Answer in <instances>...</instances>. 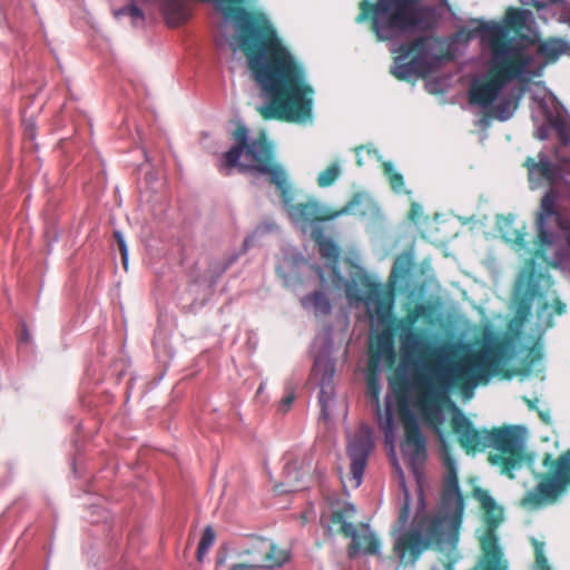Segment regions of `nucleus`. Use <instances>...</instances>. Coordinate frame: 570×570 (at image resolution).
<instances>
[{
    "instance_id": "obj_5",
    "label": "nucleus",
    "mask_w": 570,
    "mask_h": 570,
    "mask_svg": "<svg viewBox=\"0 0 570 570\" xmlns=\"http://www.w3.org/2000/svg\"><path fill=\"white\" fill-rule=\"evenodd\" d=\"M446 0H368L360 3L356 22L372 16L373 31L380 41H387L394 58L391 73L400 80L426 77L448 60L444 41L434 36H421L433 30Z\"/></svg>"
},
{
    "instance_id": "obj_20",
    "label": "nucleus",
    "mask_w": 570,
    "mask_h": 570,
    "mask_svg": "<svg viewBox=\"0 0 570 570\" xmlns=\"http://www.w3.org/2000/svg\"><path fill=\"white\" fill-rule=\"evenodd\" d=\"M533 22V14L531 11L525 9L509 8L505 12L503 26L509 32L510 29H523L529 28Z\"/></svg>"
},
{
    "instance_id": "obj_18",
    "label": "nucleus",
    "mask_w": 570,
    "mask_h": 570,
    "mask_svg": "<svg viewBox=\"0 0 570 570\" xmlns=\"http://www.w3.org/2000/svg\"><path fill=\"white\" fill-rule=\"evenodd\" d=\"M312 237L318 246L320 255L323 258L328 259L330 264L332 265L333 273L337 277V281L343 282V277L338 274L337 271V262L340 256L338 247L334 244V242L331 238L326 237L323 234V230L321 228H315L312 232Z\"/></svg>"
},
{
    "instance_id": "obj_11",
    "label": "nucleus",
    "mask_w": 570,
    "mask_h": 570,
    "mask_svg": "<svg viewBox=\"0 0 570 570\" xmlns=\"http://www.w3.org/2000/svg\"><path fill=\"white\" fill-rule=\"evenodd\" d=\"M570 483V450L559 458L554 475L542 479L527 493L521 504L529 510L556 503Z\"/></svg>"
},
{
    "instance_id": "obj_34",
    "label": "nucleus",
    "mask_w": 570,
    "mask_h": 570,
    "mask_svg": "<svg viewBox=\"0 0 570 570\" xmlns=\"http://www.w3.org/2000/svg\"><path fill=\"white\" fill-rule=\"evenodd\" d=\"M537 138L540 140H544L549 136V128L547 126H541L535 134Z\"/></svg>"
},
{
    "instance_id": "obj_16",
    "label": "nucleus",
    "mask_w": 570,
    "mask_h": 570,
    "mask_svg": "<svg viewBox=\"0 0 570 570\" xmlns=\"http://www.w3.org/2000/svg\"><path fill=\"white\" fill-rule=\"evenodd\" d=\"M525 166L528 168L531 189H537L543 186L552 187L562 178L560 167L552 164L544 153H539L538 160L528 158Z\"/></svg>"
},
{
    "instance_id": "obj_33",
    "label": "nucleus",
    "mask_w": 570,
    "mask_h": 570,
    "mask_svg": "<svg viewBox=\"0 0 570 570\" xmlns=\"http://www.w3.org/2000/svg\"><path fill=\"white\" fill-rule=\"evenodd\" d=\"M557 128L560 132L561 139L564 142H570V128L566 124L557 126Z\"/></svg>"
},
{
    "instance_id": "obj_22",
    "label": "nucleus",
    "mask_w": 570,
    "mask_h": 570,
    "mask_svg": "<svg viewBox=\"0 0 570 570\" xmlns=\"http://www.w3.org/2000/svg\"><path fill=\"white\" fill-rule=\"evenodd\" d=\"M341 175H342L341 164L338 161H335L318 174L317 185L321 188L330 187L340 178Z\"/></svg>"
},
{
    "instance_id": "obj_17",
    "label": "nucleus",
    "mask_w": 570,
    "mask_h": 570,
    "mask_svg": "<svg viewBox=\"0 0 570 570\" xmlns=\"http://www.w3.org/2000/svg\"><path fill=\"white\" fill-rule=\"evenodd\" d=\"M395 350L392 336L389 333H381L377 336L372 363L376 368L391 367L394 363Z\"/></svg>"
},
{
    "instance_id": "obj_2",
    "label": "nucleus",
    "mask_w": 570,
    "mask_h": 570,
    "mask_svg": "<svg viewBox=\"0 0 570 570\" xmlns=\"http://www.w3.org/2000/svg\"><path fill=\"white\" fill-rule=\"evenodd\" d=\"M243 1L206 0L223 16L218 47L246 56L253 78L269 99L257 109L264 119L312 122L314 89L304 68L283 46L267 16L237 7Z\"/></svg>"
},
{
    "instance_id": "obj_36",
    "label": "nucleus",
    "mask_w": 570,
    "mask_h": 570,
    "mask_svg": "<svg viewBox=\"0 0 570 570\" xmlns=\"http://www.w3.org/2000/svg\"><path fill=\"white\" fill-rule=\"evenodd\" d=\"M29 338H30V337H29L28 332H27L26 330H23V333H22L21 340H22L23 342L28 343V342H29Z\"/></svg>"
},
{
    "instance_id": "obj_32",
    "label": "nucleus",
    "mask_w": 570,
    "mask_h": 570,
    "mask_svg": "<svg viewBox=\"0 0 570 570\" xmlns=\"http://www.w3.org/2000/svg\"><path fill=\"white\" fill-rule=\"evenodd\" d=\"M229 570H261L252 561L233 564Z\"/></svg>"
},
{
    "instance_id": "obj_8",
    "label": "nucleus",
    "mask_w": 570,
    "mask_h": 570,
    "mask_svg": "<svg viewBox=\"0 0 570 570\" xmlns=\"http://www.w3.org/2000/svg\"><path fill=\"white\" fill-rule=\"evenodd\" d=\"M528 431L520 425L490 430L489 448L498 452L489 456L491 464L500 468L502 474L514 478L513 472L521 469L528 461L525 443Z\"/></svg>"
},
{
    "instance_id": "obj_27",
    "label": "nucleus",
    "mask_w": 570,
    "mask_h": 570,
    "mask_svg": "<svg viewBox=\"0 0 570 570\" xmlns=\"http://www.w3.org/2000/svg\"><path fill=\"white\" fill-rule=\"evenodd\" d=\"M285 481L288 484V489L279 490L281 492L296 491L295 482L299 480V475L296 471V463H286L284 466Z\"/></svg>"
},
{
    "instance_id": "obj_39",
    "label": "nucleus",
    "mask_w": 570,
    "mask_h": 570,
    "mask_svg": "<svg viewBox=\"0 0 570 570\" xmlns=\"http://www.w3.org/2000/svg\"><path fill=\"white\" fill-rule=\"evenodd\" d=\"M284 489H288V484L286 483V488H284V484H281V488L277 489L278 492H281L279 490H284Z\"/></svg>"
},
{
    "instance_id": "obj_29",
    "label": "nucleus",
    "mask_w": 570,
    "mask_h": 570,
    "mask_svg": "<svg viewBox=\"0 0 570 570\" xmlns=\"http://www.w3.org/2000/svg\"><path fill=\"white\" fill-rule=\"evenodd\" d=\"M365 151L366 153V156L368 158H375L376 160H381V156L379 155L377 150L374 149V148H365V147H360L356 149V156H357V165L358 166H363L365 160H364V157L362 155V153Z\"/></svg>"
},
{
    "instance_id": "obj_21",
    "label": "nucleus",
    "mask_w": 570,
    "mask_h": 570,
    "mask_svg": "<svg viewBox=\"0 0 570 570\" xmlns=\"http://www.w3.org/2000/svg\"><path fill=\"white\" fill-rule=\"evenodd\" d=\"M305 259L303 256L284 257L282 263L277 266L278 275L284 279L286 285L297 276V269L299 264H304Z\"/></svg>"
},
{
    "instance_id": "obj_12",
    "label": "nucleus",
    "mask_w": 570,
    "mask_h": 570,
    "mask_svg": "<svg viewBox=\"0 0 570 570\" xmlns=\"http://www.w3.org/2000/svg\"><path fill=\"white\" fill-rule=\"evenodd\" d=\"M239 557H249V561L258 569H274L285 564L289 554L281 549L273 540L264 537H252L239 551Z\"/></svg>"
},
{
    "instance_id": "obj_31",
    "label": "nucleus",
    "mask_w": 570,
    "mask_h": 570,
    "mask_svg": "<svg viewBox=\"0 0 570 570\" xmlns=\"http://www.w3.org/2000/svg\"><path fill=\"white\" fill-rule=\"evenodd\" d=\"M504 237L507 238V240L513 242V243H515L519 246H523V244H524V234H522L520 232H515L514 236L509 235V233L505 232L504 233Z\"/></svg>"
},
{
    "instance_id": "obj_13",
    "label": "nucleus",
    "mask_w": 570,
    "mask_h": 570,
    "mask_svg": "<svg viewBox=\"0 0 570 570\" xmlns=\"http://www.w3.org/2000/svg\"><path fill=\"white\" fill-rule=\"evenodd\" d=\"M374 441L367 425H361L348 436L347 454L351 460V487L358 488L362 483L367 458L372 452Z\"/></svg>"
},
{
    "instance_id": "obj_25",
    "label": "nucleus",
    "mask_w": 570,
    "mask_h": 570,
    "mask_svg": "<svg viewBox=\"0 0 570 570\" xmlns=\"http://www.w3.org/2000/svg\"><path fill=\"white\" fill-rule=\"evenodd\" d=\"M532 544L535 553L534 570H551L548 563V559L544 554V543L538 541L537 539H532Z\"/></svg>"
},
{
    "instance_id": "obj_14",
    "label": "nucleus",
    "mask_w": 570,
    "mask_h": 570,
    "mask_svg": "<svg viewBox=\"0 0 570 570\" xmlns=\"http://www.w3.org/2000/svg\"><path fill=\"white\" fill-rule=\"evenodd\" d=\"M335 362L328 353H320L314 361L312 377L320 387L318 402L322 416L327 420L335 403L333 379Z\"/></svg>"
},
{
    "instance_id": "obj_40",
    "label": "nucleus",
    "mask_w": 570,
    "mask_h": 570,
    "mask_svg": "<svg viewBox=\"0 0 570 570\" xmlns=\"http://www.w3.org/2000/svg\"><path fill=\"white\" fill-rule=\"evenodd\" d=\"M533 275V269L529 273V277H532Z\"/></svg>"
},
{
    "instance_id": "obj_15",
    "label": "nucleus",
    "mask_w": 570,
    "mask_h": 570,
    "mask_svg": "<svg viewBox=\"0 0 570 570\" xmlns=\"http://www.w3.org/2000/svg\"><path fill=\"white\" fill-rule=\"evenodd\" d=\"M449 403L454 409L452 428L458 435L462 448L468 451H484L489 448L490 430H478L472 422L458 407H455V404L452 403L450 399L442 409Z\"/></svg>"
},
{
    "instance_id": "obj_24",
    "label": "nucleus",
    "mask_w": 570,
    "mask_h": 570,
    "mask_svg": "<svg viewBox=\"0 0 570 570\" xmlns=\"http://www.w3.org/2000/svg\"><path fill=\"white\" fill-rule=\"evenodd\" d=\"M215 542V532L210 525H207L203 532L197 548V559L203 561L209 549Z\"/></svg>"
},
{
    "instance_id": "obj_6",
    "label": "nucleus",
    "mask_w": 570,
    "mask_h": 570,
    "mask_svg": "<svg viewBox=\"0 0 570 570\" xmlns=\"http://www.w3.org/2000/svg\"><path fill=\"white\" fill-rule=\"evenodd\" d=\"M234 139L236 145L224 154L219 170L228 175L232 168L238 167L240 171H249L254 177L269 175L271 183L281 193L291 222L302 232L306 233L321 223L333 220L352 210L353 203H348L340 210H333L314 197L293 204L295 197L288 175L282 165L273 161L272 145L265 138L249 142L246 126L236 129Z\"/></svg>"
},
{
    "instance_id": "obj_1",
    "label": "nucleus",
    "mask_w": 570,
    "mask_h": 570,
    "mask_svg": "<svg viewBox=\"0 0 570 570\" xmlns=\"http://www.w3.org/2000/svg\"><path fill=\"white\" fill-rule=\"evenodd\" d=\"M415 321V316H409L399 324V374L404 386L393 389V394L386 395L384 412L380 405L379 374L373 372L366 377L367 395L376 409L377 424L393 458L396 441L394 407L400 411L403 395L410 400V407L435 428L444 441L440 430L445 422L442 406L449 402L451 390L458 386L464 400L472 399L474 389L498 373L502 363L512 356L515 345L512 334L497 332L490 324L484 325L481 337L471 343L436 345L426 334L414 331Z\"/></svg>"
},
{
    "instance_id": "obj_10",
    "label": "nucleus",
    "mask_w": 570,
    "mask_h": 570,
    "mask_svg": "<svg viewBox=\"0 0 570 570\" xmlns=\"http://www.w3.org/2000/svg\"><path fill=\"white\" fill-rule=\"evenodd\" d=\"M345 293L350 304H365L366 313L373 322H384L390 317V305L383 297L380 284L367 274L360 273L352 281L345 282Z\"/></svg>"
},
{
    "instance_id": "obj_30",
    "label": "nucleus",
    "mask_w": 570,
    "mask_h": 570,
    "mask_svg": "<svg viewBox=\"0 0 570 570\" xmlns=\"http://www.w3.org/2000/svg\"><path fill=\"white\" fill-rule=\"evenodd\" d=\"M294 393L293 392H288L281 401L279 403V410L282 412H287L289 410V407L292 406L293 402H294Z\"/></svg>"
},
{
    "instance_id": "obj_26",
    "label": "nucleus",
    "mask_w": 570,
    "mask_h": 570,
    "mask_svg": "<svg viewBox=\"0 0 570 570\" xmlns=\"http://www.w3.org/2000/svg\"><path fill=\"white\" fill-rule=\"evenodd\" d=\"M115 14L116 17L129 16L132 20L134 26H140L145 20L142 10L134 4L117 10Z\"/></svg>"
},
{
    "instance_id": "obj_3",
    "label": "nucleus",
    "mask_w": 570,
    "mask_h": 570,
    "mask_svg": "<svg viewBox=\"0 0 570 570\" xmlns=\"http://www.w3.org/2000/svg\"><path fill=\"white\" fill-rule=\"evenodd\" d=\"M400 413L403 415L405 426V439L401 445L402 454L417 479L419 489L417 500L413 505L399 460L390 455L403 490V501L392 530L393 551L401 564L413 566L429 548L454 544L458 541L464 513V500L459 487L456 462L449 452L446 438L442 441L435 428L431 425L442 443L445 475L438 508L433 513L428 511L419 472V468L426 459L425 440L415 416L411 413L410 400L406 395L400 399ZM422 421L426 424L423 419ZM428 425L430 426L429 423ZM440 430L445 436L442 425ZM387 446L391 454V446Z\"/></svg>"
},
{
    "instance_id": "obj_7",
    "label": "nucleus",
    "mask_w": 570,
    "mask_h": 570,
    "mask_svg": "<svg viewBox=\"0 0 570 570\" xmlns=\"http://www.w3.org/2000/svg\"><path fill=\"white\" fill-rule=\"evenodd\" d=\"M355 513L356 510L353 504L337 503L331 512L322 514L321 522L330 534L335 531H340L351 539V546L348 549V556L351 558H354L358 553L382 558L381 542L368 524L361 523L357 528L351 522V520L354 519Z\"/></svg>"
},
{
    "instance_id": "obj_28",
    "label": "nucleus",
    "mask_w": 570,
    "mask_h": 570,
    "mask_svg": "<svg viewBox=\"0 0 570 570\" xmlns=\"http://www.w3.org/2000/svg\"><path fill=\"white\" fill-rule=\"evenodd\" d=\"M114 236H115V238L118 243L119 249H120L122 265L127 269L128 268V247H127L125 237L120 230H115Z\"/></svg>"
},
{
    "instance_id": "obj_23",
    "label": "nucleus",
    "mask_w": 570,
    "mask_h": 570,
    "mask_svg": "<svg viewBox=\"0 0 570 570\" xmlns=\"http://www.w3.org/2000/svg\"><path fill=\"white\" fill-rule=\"evenodd\" d=\"M383 168L392 189L397 194L405 191L403 176L396 170L394 164L392 161H384Z\"/></svg>"
},
{
    "instance_id": "obj_35",
    "label": "nucleus",
    "mask_w": 570,
    "mask_h": 570,
    "mask_svg": "<svg viewBox=\"0 0 570 570\" xmlns=\"http://www.w3.org/2000/svg\"><path fill=\"white\" fill-rule=\"evenodd\" d=\"M407 264V258L405 257H399L395 262V266H394V269H397V268H404L406 269V265Z\"/></svg>"
},
{
    "instance_id": "obj_9",
    "label": "nucleus",
    "mask_w": 570,
    "mask_h": 570,
    "mask_svg": "<svg viewBox=\"0 0 570 570\" xmlns=\"http://www.w3.org/2000/svg\"><path fill=\"white\" fill-rule=\"evenodd\" d=\"M474 497L484 511V521L488 525L487 532L481 538L484 552V570H507L508 564L503 559V553L498 546V538L494 533L495 528L504 520L503 508L497 503L487 490L476 488Z\"/></svg>"
},
{
    "instance_id": "obj_37",
    "label": "nucleus",
    "mask_w": 570,
    "mask_h": 570,
    "mask_svg": "<svg viewBox=\"0 0 570 570\" xmlns=\"http://www.w3.org/2000/svg\"><path fill=\"white\" fill-rule=\"evenodd\" d=\"M316 272H317V274H318V276H320L321 281H322V282H324V273H323V271H322L321 268H318V267H317V268H316Z\"/></svg>"
},
{
    "instance_id": "obj_19",
    "label": "nucleus",
    "mask_w": 570,
    "mask_h": 570,
    "mask_svg": "<svg viewBox=\"0 0 570 570\" xmlns=\"http://www.w3.org/2000/svg\"><path fill=\"white\" fill-rule=\"evenodd\" d=\"M302 306L316 316L328 315L332 311V305L328 297L321 291L306 295L301 299Z\"/></svg>"
},
{
    "instance_id": "obj_38",
    "label": "nucleus",
    "mask_w": 570,
    "mask_h": 570,
    "mask_svg": "<svg viewBox=\"0 0 570 570\" xmlns=\"http://www.w3.org/2000/svg\"><path fill=\"white\" fill-rule=\"evenodd\" d=\"M534 4L538 9L543 8L546 4L540 2L539 0H534Z\"/></svg>"
},
{
    "instance_id": "obj_4",
    "label": "nucleus",
    "mask_w": 570,
    "mask_h": 570,
    "mask_svg": "<svg viewBox=\"0 0 570 570\" xmlns=\"http://www.w3.org/2000/svg\"><path fill=\"white\" fill-rule=\"evenodd\" d=\"M480 39L479 71L469 91L470 102L489 111L501 121L517 111L524 86L540 76L570 46L550 39L532 47H518L508 39L509 31L497 21L482 22L476 29Z\"/></svg>"
}]
</instances>
